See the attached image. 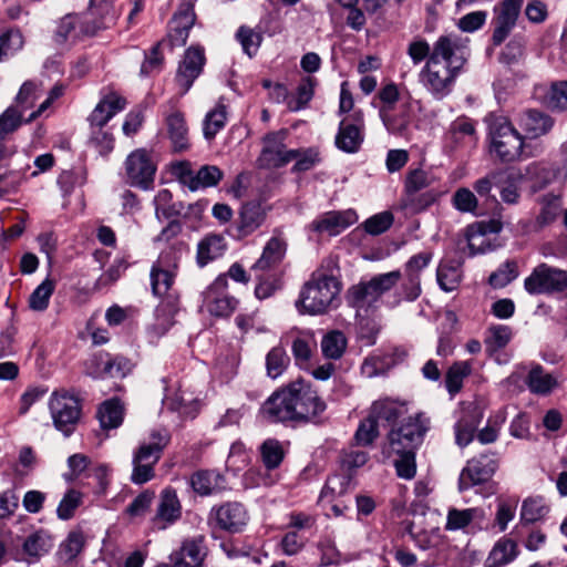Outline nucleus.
<instances>
[{
    "label": "nucleus",
    "instance_id": "63",
    "mask_svg": "<svg viewBox=\"0 0 567 567\" xmlns=\"http://www.w3.org/2000/svg\"><path fill=\"white\" fill-rule=\"evenodd\" d=\"M394 217L391 212L375 214L364 221V230L373 236L383 234L393 224Z\"/></svg>",
    "mask_w": 567,
    "mask_h": 567
},
{
    "label": "nucleus",
    "instance_id": "60",
    "mask_svg": "<svg viewBox=\"0 0 567 567\" xmlns=\"http://www.w3.org/2000/svg\"><path fill=\"white\" fill-rule=\"evenodd\" d=\"M437 282L444 291L455 290L461 282V270L450 265H440L436 272Z\"/></svg>",
    "mask_w": 567,
    "mask_h": 567
},
{
    "label": "nucleus",
    "instance_id": "11",
    "mask_svg": "<svg viewBox=\"0 0 567 567\" xmlns=\"http://www.w3.org/2000/svg\"><path fill=\"white\" fill-rule=\"evenodd\" d=\"M364 140V114L362 110L354 111L342 120L336 135V146L348 154L357 153Z\"/></svg>",
    "mask_w": 567,
    "mask_h": 567
},
{
    "label": "nucleus",
    "instance_id": "4",
    "mask_svg": "<svg viewBox=\"0 0 567 567\" xmlns=\"http://www.w3.org/2000/svg\"><path fill=\"white\" fill-rule=\"evenodd\" d=\"M489 152L501 162L511 163L527 157L525 137L513 123L503 115L486 117Z\"/></svg>",
    "mask_w": 567,
    "mask_h": 567
},
{
    "label": "nucleus",
    "instance_id": "43",
    "mask_svg": "<svg viewBox=\"0 0 567 567\" xmlns=\"http://www.w3.org/2000/svg\"><path fill=\"white\" fill-rule=\"evenodd\" d=\"M227 121V109L223 102H218L216 106L209 111L204 120V136L206 140H213L216 134L225 126Z\"/></svg>",
    "mask_w": 567,
    "mask_h": 567
},
{
    "label": "nucleus",
    "instance_id": "19",
    "mask_svg": "<svg viewBox=\"0 0 567 567\" xmlns=\"http://www.w3.org/2000/svg\"><path fill=\"white\" fill-rule=\"evenodd\" d=\"M204 64L205 53L200 47H190L185 51L175 78L183 94L190 89L194 81L200 75Z\"/></svg>",
    "mask_w": 567,
    "mask_h": 567
},
{
    "label": "nucleus",
    "instance_id": "29",
    "mask_svg": "<svg viewBox=\"0 0 567 567\" xmlns=\"http://www.w3.org/2000/svg\"><path fill=\"white\" fill-rule=\"evenodd\" d=\"M167 134L174 152H183L189 147L188 127L181 112H173L166 117Z\"/></svg>",
    "mask_w": 567,
    "mask_h": 567
},
{
    "label": "nucleus",
    "instance_id": "9",
    "mask_svg": "<svg viewBox=\"0 0 567 567\" xmlns=\"http://www.w3.org/2000/svg\"><path fill=\"white\" fill-rule=\"evenodd\" d=\"M529 295H548L567 290V271L545 262L536 266L524 280Z\"/></svg>",
    "mask_w": 567,
    "mask_h": 567
},
{
    "label": "nucleus",
    "instance_id": "49",
    "mask_svg": "<svg viewBox=\"0 0 567 567\" xmlns=\"http://www.w3.org/2000/svg\"><path fill=\"white\" fill-rule=\"evenodd\" d=\"M347 348V338L341 331H330L321 340V350L326 358L340 359Z\"/></svg>",
    "mask_w": 567,
    "mask_h": 567
},
{
    "label": "nucleus",
    "instance_id": "12",
    "mask_svg": "<svg viewBox=\"0 0 567 567\" xmlns=\"http://www.w3.org/2000/svg\"><path fill=\"white\" fill-rule=\"evenodd\" d=\"M125 172L132 186L147 189L154 182L156 165L146 150L138 148L127 156Z\"/></svg>",
    "mask_w": 567,
    "mask_h": 567
},
{
    "label": "nucleus",
    "instance_id": "52",
    "mask_svg": "<svg viewBox=\"0 0 567 567\" xmlns=\"http://www.w3.org/2000/svg\"><path fill=\"white\" fill-rule=\"evenodd\" d=\"M548 513V507L543 498H527L523 502L520 509V523L534 524L543 519Z\"/></svg>",
    "mask_w": 567,
    "mask_h": 567
},
{
    "label": "nucleus",
    "instance_id": "35",
    "mask_svg": "<svg viewBox=\"0 0 567 567\" xmlns=\"http://www.w3.org/2000/svg\"><path fill=\"white\" fill-rule=\"evenodd\" d=\"M486 515L482 508L457 509L450 508L446 516V530H458L468 526L473 522L482 523Z\"/></svg>",
    "mask_w": 567,
    "mask_h": 567
},
{
    "label": "nucleus",
    "instance_id": "24",
    "mask_svg": "<svg viewBox=\"0 0 567 567\" xmlns=\"http://www.w3.org/2000/svg\"><path fill=\"white\" fill-rule=\"evenodd\" d=\"M287 243L280 234H276L266 243L261 256L252 265L254 271H268L281 264L286 256Z\"/></svg>",
    "mask_w": 567,
    "mask_h": 567
},
{
    "label": "nucleus",
    "instance_id": "44",
    "mask_svg": "<svg viewBox=\"0 0 567 567\" xmlns=\"http://www.w3.org/2000/svg\"><path fill=\"white\" fill-rule=\"evenodd\" d=\"M205 300L208 311L217 317L229 316L237 307V300L233 297L226 295L214 297L213 287L205 292Z\"/></svg>",
    "mask_w": 567,
    "mask_h": 567
},
{
    "label": "nucleus",
    "instance_id": "30",
    "mask_svg": "<svg viewBox=\"0 0 567 567\" xmlns=\"http://www.w3.org/2000/svg\"><path fill=\"white\" fill-rule=\"evenodd\" d=\"M408 412L406 403L391 398L375 400L369 413L377 420H383L388 423L395 422Z\"/></svg>",
    "mask_w": 567,
    "mask_h": 567
},
{
    "label": "nucleus",
    "instance_id": "61",
    "mask_svg": "<svg viewBox=\"0 0 567 567\" xmlns=\"http://www.w3.org/2000/svg\"><path fill=\"white\" fill-rule=\"evenodd\" d=\"M236 37L240 42L244 52L249 56L257 53L262 41V35L259 32L247 27H240Z\"/></svg>",
    "mask_w": 567,
    "mask_h": 567
},
{
    "label": "nucleus",
    "instance_id": "50",
    "mask_svg": "<svg viewBox=\"0 0 567 567\" xmlns=\"http://www.w3.org/2000/svg\"><path fill=\"white\" fill-rule=\"evenodd\" d=\"M540 213L536 218V224L539 228H543L551 224L561 210V203L558 196L547 194L540 199Z\"/></svg>",
    "mask_w": 567,
    "mask_h": 567
},
{
    "label": "nucleus",
    "instance_id": "53",
    "mask_svg": "<svg viewBox=\"0 0 567 567\" xmlns=\"http://www.w3.org/2000/svg\"><path fill=\"white\" fill-rule=\"evenodd\" d=\"M351 485V478L346 475L330 476L320 494L321 501L332 502L333 498L342 496L348 493Z\"/></svg>",
    "mask_w": 567,
    "mask_h": 567
},
{
    "label": "nucleus",
    "instance_id": "1",
    "mask_svg": "<svg viewBox=\"0 0 567 567\" xmlns=\"http://www.w3.org/2000/svg\"><path fill=\"white\" fill-rule=\"evenodd\" d=\"M327 405L318 392L302 379L275 391L261 405L260 415L270 423L309 422Z\"/></svg>",
    "mask_w": 567,
    "mask_h": 567
},
{
    "label": "nucleus",
    "instance_id": "21",
    "mask_svg": "<svg viewBox=\"0 0 567 567\" xmlns=\"http://www.w3.org/2000/svg\"><path fill=\"white\" fill-rule=\"evenodd\" d=\"M358 220L354 210H331L311 223V229L319 234L336 236Z\"/></svg>",
    "mask_w": 567,
    "mask_h": 567
},
{
    "label": "nucleus",
    "instance_id": "31",
    "mask_svg": "<svg viewBox=\"0 0 567 567\" xmlns=\"http://www.w3.org/2000/svg\"><path fill=\"white\" fill-rule=\"evenodd\" d=\"M196 20L194 8L192 4H183L173 18L172 41L175 44L183 45L186 43L189 30Z\"/></svg>",
    "mask_w": 567,
    "mask_h": 567
},
{
    "label": "nucleus",
    "instance_id": "46",
    "mask_svg": "<svg viewBox=\"0 0 567 567\" xmlns=\"http://www.w3.org/2000/svg\"><path fill=\"white\" fill-rule=\"evenodd\" d=\"M262 464L267 470L277 468L285 457L281 443L276 439H267L259 447Z\"/></svg>",
    "mask_w": 567,
    "mask_h": 567
},
{
    "label": "nucleus",
    "instance_id": "62",
    "mask_svg": "<svg viewBox=\"0 0 567 567\" xmlns=\"http://www.w3.org/2000/svg\"><path fill=\"white\" fill-rule=\"evenodd\" d=\"M81 502L82 493L73 488L69 489L58 506V517L64 520L70 519L74 511L81 505Z\"/></svg>",
    "mask_w": 567,
    "mask_h": 567
},
{
    "label": "nucleus",
    "instance_id": "28",
    "mask_svg": "<svg viewBox=\"0 0 567 567\" xmlns=\"http://www.w3.org/2000/svg\"><path fill=\"white\" fill-rule=\"evenodd\" d=\"M223 172L215 165H204L196 174L188 171L183 175V183L192 190H198L200 188L214 187L223 178Z\"/></svg>",
    "mask_w": 567,
    "mask_h": 567
},
{
    "label": "nucleus",
    "instance_id": "34",
    "mask_svg": "<svg viewBox=\"0 0 567 567\" xmlns=\"http://www.w3.org/2000/svg\"><path fill=\"white\" fill-rule=\"evenodd\" d=\"M517 544L509 538H501L489 551L485 567H503L513 561L517 556Z\"/></svg>",
    "mask_w": 567,
    "mask_h": 567
},
{
    "label": "nucleus",
    "instance_id": "47",
    "mask_svg": "<svg viewBox=\"0 0 567 567\" xmlns=\"http://www.w3.org/2000/svg\"><path fill=\"white\" fill-rule=\"evenodd\" d=\"M290 358L282 347L272 348L266 355V371L271 379L279 378L288 368Z\"/></svg>",
    "mask_w": 567,
    "mask_h": 567
},
{
    "label": "nucleus",
    "instance_id": "23",
    "mask_svg": "<svg viewBox=\"0 0 567 567\" xmlns=\"http://www.w3.org/2000/svg\"><path fill=\"white\" fill-rule=\"evenodd\" d=\"M206 553L204 537L197 536L183 542L179 550L171 554L172 567H200Z\"/></svg>",
    "mask_w": 567,
    "mask_h": 567
},
{
    "label": "nucleus",
    "instance_id": "18",
    "mask_svg": "<svg viewBox=\"0 0 567 567\" xmlns=\"http://www.w3.org/2000/svg\"><path fill=\"white\" fill-rule=\"evenodd\" d=\"M266 218L267 209L261 203L255 200L245 203L238 212L234 238L241 240L252 235L262 226Z\"/></svg>",
    "mask_w": 567,
    "mask_h": 567
},
{
    "label": "nucleus",
    "instance_id": "13",
    "mask_svg": "<svg viewBox=\"0 0 567 567\" xmlns=\"http://www.w3.org/2000/svg\"><path fill=\"white\" fill-rule=\"evenodd\" d=\"M177 264L178 255L174 247L161 252L151 270L152 291L155 296H164L171 289Z\"/></svg>",
    "mask_w": 567,
    "mask_h": 567
},
{
    "label": "nucleus",
    "instance_id": "38",
    "mask_svg": "<svg viewBox=\"0 0 567 567\" xmlns=\"http://www.w3.org/2000/svg\"><path fill=\"white\" fill-rule=\"evenodd\" d=\"M155 215L157 219H174L179 217L185 209L182 202H173V195L168 189H161L155 198Z\"/></svg>",
    "mask_w": 567,
    "mask_h": 567
},
{
    "label": "nucleus",
    "instance_id": "22",
    "mask_svg": "<svg viewBox=\"0 0 567 567\" xmlns=\"http://www.w3.org/2000/svg\"><path fill=\"white\" fill-rule=\"evenodd\" d=\"M120 16L116 8L96 7L90 4L86 12L82 14V33L86 37L96 34L100 30L113 25Z\"/></svg>",
    "mask_w": 567,
    "mask_h": 567
},
{
    "label": "nucleus",
    "instance_id": "58",
    "mask_svg": "<svg viewBox=\"0 0 567 567\" xmlns=\"http://www.w3.org/2000/svg\"><path fill=\"white\" fill-rule=\"evenodd\" d=\"M517 277V264L515 261L507 260L496 271L491 274L488 282L494 288H504Z\"/></svg>",
    "mask_w": 567,
    "mask_h": 567
},
{
    "label": "nucleus",
    "instance_id": "3",
    "mask_svg": "<svg viewBox=\"0 0 567 567\" xmlns=\"http://www.w3.org/2000/svg\"><path fill=\"white\" fill-rule=\"evenodd\" d=\"M341 282L323 271H315L303 284L295 307L301 315H323L339 302Z\"/></svg>",
    "mask_w": 567,
    "mask_h": 567
},
{
    "label": "nucleus",
    "instance_id": "7",
    "mask_svg": "<svg viewBox=\"0 0 567 567\" xmlns=\"http://www.w3.org/2000/svg\"><path fill=\"white\" fill-rule=\"evenodd\" d=\"M433 184V177L422 168L410 169L404 179V195L401 199V207L410 214L423 212L435 202L433 192L421 190Z\"/></svg>",
    "mask_w": 567,
    "mask_h": 567
},
{
    "label": "nucleus",
    "instance_id": "59",
    "mask_svg": "<svg viewBox=\"0 0 567 567\" xmlns=\"http://www.w3.org/2000/svg\"><path fill=\"white\" fill-rule=\"evenodd\" d=\"M512 338V330L507 326L497 324L488 328L485 343L488 350L497 351L507 346Z\"/></svg>",
    "mask_w": 567,
    "mask_h": 567
},
{
    "label": "nucleus",
    "instance_id": "27",
    "mask_svg": "<svg viewBox=\"0 0 567 567\" xmlns=\"http://www.w3.org/2000/svg\"><path fill=\"white\" fill-rule=\"evenodd\" d=\"M189 484L196 494L208 496L225 489L226 478L217 471L199 470L190 476Z\"/></svg>",
    "mask_w": 567,
    "mask_h": 567
},
{
    "label": "nucleus",
    "instance_id": "36",
    "mask_svg": "<svg viewBox=\"0 0 567 567\" xmlns=\"http://www.w3.org/2000/svg\"><path fill=\"white\" fill-rule=\"evenodd\" d=\"M502 182L497 184L501 198L506 204H516L519 199V186L523 181V175L513 169H499Z\"/></svg>",
    "mask_w": 567,
    "mask_h": 567
},
{
    "label": "nucleus",
    "instance_id": "41",
    "mask_svg": "<svg viewBox=\"0 0 567 567\" xmlns=\"http://www.w3.org/2000/svg\"><path fill=\"white\" fill-rule=\"evenodd\" d=\"M526 383L530 392L535 394H548L557 386L556 378L545 372L540 365L534 367L526 378Z\"/></svg>",
    "mask_w": 567,
    "mask_h": 567
},
{
    "label": "nucleus",
    "instance_id": "25",
    "mask_svg": "<svg viewBox=\"0 0 567 567\" xmlns=\"http://www.w3.org/2000/svg\"><path fill=\"white\" fill-rule=\"evenodd\" d=\"M379 116L390 134L404 135L412 122V105L405 102L390 110H379Z\"/></svg>",
    "mask_w": 567,
    "mask_h": 567
},
{
    "label": "nucleus",
    "instance_id": "10",
    "mask_svg": "<svg viewBox=\"0 0 567 567\" xmlns=\"http://www.w3.org/2000/svg\"><path fill=\"white\" fill-rule=\"evenodd\" d=\"M467 39L456 33L440 35L433 44L430 59L442 61L445 65H454L461 71L467 61Z\"/></svg>",
    "mask_w": 567,
    "mask_h": 567
},
{
    "label": "nucleus",
    "instance_id": "55",
    "mask_svg": "<svg viewBox=\"0 0 567 567\" xmlns=\"http://www.w3.org/2000/svg\"><path fill=\"white\" fill-rule=\"evenodd\" d=\"M24 38L19 29H9L0 34V62L23 48Z\"/></svg>",
    "mask_w": 567,
    "mask_h": 567
},
{
    "label": "nucleus",
    "instance_id": "54",
    "mask_svg": "<svg viewBox=\"0 0 567 567\" xmlns=\"http://www.w3.org/2000/svg\"><path fill=\"white\" fill-rule=\"evenodd\" d=\"M81 16H65L62 18L55 30V41L64 43L69 38H78L84 35L82 33Z\"/></svg>",
    "mask_w": 567,
    "mask_h": 567
},
{
    "label": "nucleus",
    "instance_id": "15",
    "mask_svg": "<svg viewBox=\"0 0 567 567\" xmlns=\"http://www.w3.org/2000/svg\"><path fill=\"white\" fill-rule=\"evenodd\" d=\"M209 516L218 528L231 534L243 532L249 520L247 509L238 502H226L215 506Z\"/></svg>",
    "mask_w": 567,
    "mask_h": 567
},
{
    "label": "nucleus",
    "instance_id": "14",
    "mask_svg": "<svg viewBox=\"0 0 567 567\" xmlns=\"http://www.w3.org/2000/svg\"><path fill=\"white\" fill-rule=\"evenodd\" d=\"M285 135L271 133L264 137V146L257 165L260 168H279L293 161V153L286 147Z\"/></svg>",
    "mask_w": 567,
    "mask_h": 567
},
{
    "label": "nucleus",
    "instance_id": "39",
    "mask_svg": "<svg viewBox=\"0 0 567 567\" xmlns=\"http://www.w3.org/2000/svg\"><path fill=\"white\" fill-rule=\"evenodd\" d=\"M475 134L476 130L473 121L467 117H458L451 123L446 138L456 147L466 142L474 143L476 141Z\"/></svg>",
    "mask_w": 567,
    "mask_h": 567
},
{
    "label": "nucleus",
    "instance_id": "16",
    "mask_svg": "<svg viewBox=\"0 0 567 567\" xmlns=\"http://www.w3.org/2000/svg\"><path fill=\"white\" fill-rule=\"evenodd\" d=\"M498 466L494 454H481L467 462L458 480L460 491H466L470 487L486 482Z\"/></svg>",
    "mask_w": 567,
    "mask_h": 567
},
{
    "label": "nucleus",
    "instance_id": "40",
    "mask_svg": "<svg viewBox=\"0 0 567 567\" xmlns=\"http://www.w3.org/2000/svg\"><path fill=\"white\" fill-rule=\"evenodd\" d=\"M123 415L124 408L116 399L105 401L97 411L101 427L104 430L118 427L123 422Z\"/></svg>",
    "mask_w": 567,
    "mask_h": 567
},
{
    "label": "nucleus",
    "instance_id": "32",
    "mask_svg": "<svg viewBox=\"0 0 567 567\" xmlns=\"http://www.w3.org/2000/svg\"><path fill=\"white\" fill-rule=\"evenodd\" d=\"M379 299L380 298L378 297L377 290L371 280L360 281L359 284L350 287L347 292L348 303L358 310L368 309L374 306Z\"/></svg>",
    "mask_w": 567,
    "mask_h": 567
},
{
    "label": "nucleus",
    "instance_id": "2",
    "mask_svg": "<svg viewBox=\"0 0 567 567\" xmlns=\"http://www.w3.org/2000/svg\"><path fill=\"white\" fill-rule=\"evenodd\" d=\"M430 423V417L425 413L419 412L389 432L385 453L389 456L393 454L399 456L394 461L399 477L412 480L415 476V450L423 443Z\"/></svg>",
    "mask_w": 567,
    "mask_h": 567
},
{
    "label": "nucleus",
    "instance_id": "8",
    "mask_svg": "<svg viewBox=\"0 0 567 567\" xmlns=\"http://www.w3.org/2000/svg\"><path fill=\"white\" fill-rule=\"evenodd\" d=\"M49 409L56 430L69 436L81 416L79 398L64 389L51 394Z\"/></svg>",
    "mask_w": 567,
    "mask_h": 567
},
{
    "label": "nucleus",
    "instance_id": "37",
    "mask_svg": "<svg viewBox=\"0 0 567 567\" xmlns=\"http://www.w3.org/2000/svg\"><path fill=\"white\" fill-rule=\"evenodd\" d=\"M85 546V536L82 530H72L60 544L56 551L58 559L63 564H72Z\"/></svg>",
    "mask_w": 567,
    "mask_h": 567
},
{
    "label": "nucleus",
    "instance_id": "33",
    "mask_svg": "<svg viewBox=\"0 0 567 567\" xmlns=\"http://www.w3.org/2000/svg\"><path fill=\"white\" fill-rule=\"evenodd\" d=\"M227 248L225 238L221 235H208L197 245V262L200 267L206 266L214 259L223 256Z\"/></svg>",
    "mask_w": 567,
    "mask_h": 567
},
{
    "label": "nucleus",
    "instance_id": "64",
    "mask_svg": "<svg viewBox=\"0 0 567 567\" xmlns=\"http://www.w3.org/2000/svg\"><path fill=\"white\" fill-rule=\"evenodd\" d=\"M547 104L553 110H567V81L554 83L547 94Z\"/></svg>",
    "mask_w": 567,
    "mask_h": 567
},
{
    "label": "nucleus",
    "instance_id": "17",
    "mask_svg": "<svg viewBox=\"0 0 567 567\" xmlns=\"http://www.w3.org/2000/svg\"><path fill=\"white\" fill-rule=\"evenodd\" d=\"M524 0H503L495 8L494 31L492 41L494 45L502 44L516 25Z\"/></svg>",
    "mask_w": 567,
    "mask_h": 567
},
{
    "label": "nucleus",
    "instance_id": "51",
    "mask_svg": "<svg viewBox=\"0 0 567 567\" xmlns=\"http://www.w3.org/2000/svg\"><path fill=\"white\" fill-rule=\"evenodd\" d=\"M379 434L378 421L368 412L367 417L359 423L353 439L357 445L368 446L377 440Z\"/></svg>",
    "mask_w": 567,
    "mask_h": 567
},
{
    "label": "nucleus",
    "instance_id": "5",
    "mask_svg": "<svg viewBox=\"0 0 567 567\" xmlns=\"http://www.w3.org/2000/svg\"><path fill=\"white\" fill-rule=\"evenodd\" d=\"M168 443V432L163 429H157L150 433L147 441L140 444L132 460L133 471L131 481L133 483L144 484L154 477V466L159 461Z\"/></svg>",
    "mask_w": 567,
    "mask_h": 567
},
{
    "label": "nucleus",
    "instance_id": "57",
    "mask_svg": "<svg viewBox=\"0 0 567 567\" xmlns=\"http://www.w3.org/2000/svg\"><path fill=\"white\" fill-rule=\"evenodd\" d=\"M296 161L293 172H307L320 162V153L316 147L291 150Z\"/></svg>",
    "mask_w": 567,
    "mask_h": 567
},
{
    "label": "nucleus",
    "instance_id": "56",
    "mask_svg": "<svg viewBox=\"0 0 567 567\" xmlns=\"http://www.w3.org/2000/svg\"><path fill=\"white\" fill-rule=\"evenodd\" d=\"M401 280L402 282L395 292L394 305H399L401 301H414L422 292L421 280L404 276V274H402Z\"/></svg>",
    "mask_w": 567,
    "mask_h": 567
},
{
    "label": "nucleus",
    "instance_id": "45",
    "mask_svg": "<svg viewBox=\"0 0 567 567\" xmlns=\"http://www.w3.org/2000/svg\"><path fill=\"white\" fill-rule=\"evenodd\" d=\"M472 364L470 361L453 363L446 372L445 385L450 394H456L463 385V380L470 375Z\"/></svg>",
    "mask_w": 567,
    "mask_h": 567
},
{
    "label": "nucleus",
    "instance_id": "42",
    "mask_svg": "<svg viewBox=\"0 0 567 567\" xmlns=\"http://www.w3.org/2000/svg\"><path fill=\"white\" fill-rule=\"evenodd\" d=\"M179 516L181 503L177 498L176 492L172 488L164 489L157 507L156 519L173 523L178 519Z\"/></svg>",
    "mask_w": 567,
    "mask_h": 567
},
{
    "label": "nucleus",
    "instance_id": "26",
    "mask_svg": "<svg viewBox=\"0 0 567 567\" xmlns=\"http://www.w3.org/2000/svg\"><path fill=\"white\" fill-rule=\"evenodd\" d=\"M53 547V539L49 532L38 529L29 534L22 543L23 561L29 564L39 561Z\"/></svg>",
    "mask_w": 567,
    "mask_h": 567
},
{
    "label": "nucleus",
    "instance_id": "6",
    "mask_svg": "<svg viewBox=\"0 0 567 567\" xmlns=\"http://www.w3.org/2000/svg\"><path fill=\"white\" fill-rule=\"evenodd\" d=\"M461 71L454 65L429 59L419 72V83L435 100H443L453 91Z\"/></svg>",
    "mask_w": 567,
    "mask_h": 567
},
{
    "label": "nucleus",
    "instance_id": "20",
    "mask_svg": "<svg viewBox=\"0 0 567 567\" xmlns=\"http://www.w3.org/2000/svg\"><path fill=\"white\" fill-rule=\"evenodd\" d=\"M516 123L525 138H538L551 131L555 120L539 110L527 109L517 114Z\"/></svg>",
    "mask_w": 567,
    "mask_h": 567
},
{
    "label": "nucleus",
    "instance_id": "48",
    "mask_svg": "<svg viewBox=\"0 0 567 567\" xmlns=\"http://www.w3.org/2000/svg\"><path fill=\"white\" fill-rule=\"evenodd\" d=\"M55 289V281L47 277L30 295L29 307L33 311H44Z\"/></svg>",
    "mask_w": 567,
    "mask_h": 567
}]
</instances>
